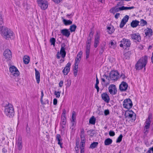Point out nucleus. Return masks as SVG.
<instances>
[{"mask_svg":"<svg viewBox=\"0 0 153 153\" xmlns=\"http://www.w3.org/2000/svg\"><path fill=\"white\" fill-rule=\"evenodd\" d=\"M147 62V57L145 56L141 58L137 62L135 65V68L137 70H139L144 68L145 70V66Z\"/></svg>","mask_w":153,"mask_h":153,"instance_id":"f257e3e1","label":"nucleus"},{"mask_svg":"<svg viewBox=\"0 0 153 153\" xmlns=\"http://www.w3.org/2000/svg\"><path fill=\"white\" fill-rule=\"evenodd\" d=\"M0 30H1V34L2 36L6 39H8L9 38H13V32L7 28L3 29V27H0Z\"/></svg>","mask_w":153,"mask_h":153,"instance_id":"f03ea898","label":"nucleus"},{"mask_svg":"<svg viewBox=\"0 0 153 153\" xmlns=\"http://www.w3.org/2000/svg\"><path fill=\"white\" fill-rule=\"evenodd\" d=\"M5 114L9 117H12L14 115V111L13 105L8 103L5 107Z\"/></svg>","mask_w":153,"mask_h":153,"instance_id":"7ed1b4c3","label":"nucleus"},{"mask_svg":"<svg viewBox=\"0 0 153 153\" xmlns=\"http://www.w3.org/2000/svg\"><path fill=\"white\" fill-rule=\"evenodd\" d=\"M65 44L63 43L61 46V48L60 52H58L56 55V57L57 59H59L60 57V55L61 56L62 58H64L66 56V52L65 51Z\"/></svg>","mask_w":153,"mask_h":153,"instance_id":"20e7f679","label":"nucleus"},{"mask_svg":"<svg viewBox=\"0 0 153 153\" xmlns=\"http://www.w3.org/2000/svg\"><path fill=\"white\" fill-rule=\"evenodd\" d=\"M131 44V42L129 39L123 38L121 41L120 46L123 48H126L130 47Z\"/></svg>","mask_w":153,"mask_h":153,"instance_id":"39448f33","label":"nucleus"},{"mask_svg":"<svg viewBox=\"0 0 153 153\" xmlns=\"http://www.w3.org/2000/svg\"><path fill=\"white\" fill-rule=\"evenodd\" d=\"M11 75L15 77H18L19 75V72L17 68L15 66L11 65L9 68Z\"/></svg>","mask_w":153,"mask_h":153,"instance_id":"423d86ee","label":"nucleus"},{"mask_svg":"<svg viewBox=\"0 0 153 153\" xmlns=\"http://www.w3.org/2000/svg\"><path fill=\"white\" fill-rule=\"evenodd\" d=\"M132 105V102L130 99H126L123 102V105L124 108L127 109L131 108Z\"/></svg>","mask_w":153,"mask_h":153,"instance_id":"0eeeda50","label":"nucleus"},{"mask_svg":"<svg viewBox=\"0 0 153 153\" xmlns=\"http://www.w3.org/2000/svg\"><path fill=\"white\" fill-rule=\"evenodd\" d=\"M3 56L7 61L10 60L12 58V53L10 50L8 49L5 50L3 53Z\"/></svg>","mask_w":153,"mask_h":153,"instance_id":"6e6552de","label":"nucleus"},{"mask_svg":"<svg viewBox=\"0 0 153 153\" xmlns=\"http://www.w3.org/2000/svg\"><path fill=\"white\" fill-rule=\"evenodd\" d=\"M119 75L117 71H111L110 73V76L111 79L116 81L119 78Z\"/></svg>","mask_w":153,"mask_h":153,"instance_id":"1a4fd4ad","label":"nucleus"},{"mask_svg":"<svg viewBox=\"0 0 153 153\" xmlns=\"http://www.w3.org/2000/svg\"><path fill=\"white\" fill-rule=\"evenodd\" d=\"M39 5L42 9H46L48 7V3L47 1L44 0H37Z\"/></svg>","mask_w":153,"mask_h":153,"instance_id":"9d476101","label":"nucleus"},{"mask_svg":"<svg viewBox=\"0 0 153 153\" xmlns=\"http://www.w3.org/2000/svg\"><path fill=\"white\" fill-rule=\"evenodd\" d=\"M134 113L130 111H126L125 114V116L126 118H127L128 119H131L132 120H135L136 117L135 115H134Z\"/></svg>","mask_w":153,"mask_h":153,"instance_id":"9b49d317","label":"nucleus"},{"mask_svg":"<svg viewBox=\"0 0 153 153\" xmlns=\"http://www.w3.org/2000/svg\"><path fill=\"white\" fill-rule=\"evenodd\" d=\"M16 144L17 147L19 150H21L22 147V138L21 137L19 136L18 138V140L16 141Z\"/></svg>","mask_w":153,"mask_h":153,"instance_id":"f8f14e48","label":"nucleus"},{"mask_svg":"<svg viewBox=\"0 0 153 153\" xmlns=\"http://www.w3.org/2000/svg\"><path fill=\"white\" fill-rule=\"evenodd\" d=\"M100 34L98 32L97 33L96 35L95 36L94 46L97 48L98 46L100 41Z\"/></svg>","mask_w":153,"mask_h":153,"instance_id":"ddd939ff","label":"nucleus"},{"mask_svg":"<svg viewBox=\"0 0 153 153\" xmlns=\"http://www.w3.org/2000/svg\"><path fill=\"white\" fill-rule=\"evenodd\" d=\"M102 99L105 102L108 103L110 100L108 95L106 93H103L101 95Z\"/></svg>","mask_w":153,"mask_h":153,"instance_id":"4468645a","label":"nucleus"},{"mask_svg":"<svg viewBox=\"0 0 153 153\" xmlns=\"http://www.w3.org/2000/svg\"><path fill=\"white\" fill-rule=\"evenodd\" d=\"M131 38L135 41L139 42L141 40V37L139 33H134L131 35Z\"/></svg>","mask_w":153,"mask_h":153,"instance_id":"2eb2a0df","label":"nucleus"},{"mask_svg":"<svg viewBox=\"0 0 153 153\" xmlns=\"http://www.w3.org/2000/svg\"><path fill=\"white\" fill-rule=\"evenodd\" d=\"M129 19V16L126 15L122 19L120 24V28L123 27L126 24Z\"/></svg>","mask_w":153,"mask_h":153,"instance_id":"dca6fc26","label":"nucleus"},{"mask_svg":"<svg viewBox=\"0 0 153 153\" xmlns=\"http://www.w3.org/2000/svg\"><path fill=\"white\" fill-rule=\"evenodd\" d=\"M71 64L70 62H68L66 65L65 67L63 70V72L64 75H67L68 74L70 71Z\"/></svg>","mask_w":153,"mask_h":153,"instance_id":"f3484780","label":"nucleus"},{"mask_svg":"<svg viewBox=\"0 0 153 153\" xmlns=\"http://www.w3.org/2000/svg\"><path fill=\"white\" fill-rule=\"evenodd\" d=\"M108 89L109 93L112 95H114L117 93V91L116 87H109Z\"/></svg>","mask_w":153,"mask_h":153,"instance_id":"a211bd4d","label":"nucleus"},{"mask_svg":"<svg viewBox=\"0 0 153 153\" xmlns=\"http://www.w3.org/2000/svg\"><path fill=\"white\" fill-rule=\"evenodd\" d=\"M82 54V51H80L78 53L77 57L75 59V65H78V63H79L80 60L81 56Z\"/></svg>","mask_w":153,"mask_h":153,"instance_id":"6ab92c4d","label":"nucleus"},{"mask_svg":"<svg viewBox=\"0 0 153 153\" xmlns=\"http://www.w3.org/2000/svg\"><path fill=\"white\" fill-rule=\"evenodd\" d=\"M61 33L63 36H64L67 37H68L70 35V32L69 30L67 29H64L61 30Z\"/></svg>","mask_w":153,"mask_h":153,"instance_id":"aec40b11","label":"nucleus"},{"mask_svg":"<svg viewBox=\"0 0 153 153\" xmlns=\"http://www.w3.org/2000/svg\"><path fill=\"white\" fill-rule=\"evenodd\" d=\"M66 122V118L65 116H62L61 118V126L63 129L65 127Z\"/></svg>","mask_w":153,"mask_h":153,"instance_id":"412c9836","label":"nucleus"},{"mask_svg":"<svg viewBox=\"0 0 153 153\" xmlns=\"http://www.w3.org/2000/svg\"><path fill=\"white\" fill-rule=\"evenodd\" d=\"M122 9V7H119L116 6L111 8L110 10V11L111 13H114L118 12L120 10H122V9Z\"/></svg>","mask_w":153,"mask_h":153,"instance_id":"4be33fe9","label":"nucleus"},{"mask_svg":"<svg viewBox=\"0 0 153 153\" xmlns=\"http://www.w3.org/2000/svg\"><path fill=\"white\" fill-rule=\"evenodd\" d=\"M144 31L145 34L146 36L149 37L152 35V31L151 29L147 28L145 29Z\"/></svg>","mask_w":153,"mask_h":153,"instance_id":"5701e85b","label":"nucleus"},{"mask_svg":"<svg viewBox=\"0 0 153 153\" xmlns=\"http://www.w3.org/2000/svg\"><path fill=\"white\" fill-rule=\"evenodd\" d=\"M36 78L37 82L39 83L40 81V73L36 69H35Z\"/></svg>","mask_w":153,"mask_h":153,"instance_id":"b1692460","label":"nucleus"},{"mask_svg":"<svg viewBox=\"0 0 153 153\" xmlns=\"http://www.w3.org/2000/svg\"><path fill=\"white\" fill-rule=\"evenodd\" d=\"M139 22L138 21L135 20L133 21L131 23V26L133 27H137L139 24Z\"/></svg>","mask_w":153,"mask_h":153,"instance_id":"393cba45","label":"nucleus"},{"mask_svg":"<svg viewBox=\"0 0 153 153\" xmlns=\"http://www.w3.org/2000/svg\"><path fill=\"white\" fill-rule=\"evenodd\" d=\"M90 47L89 45H88L86 46L85 53H86V59H88L89 56V53H90Z\"/></svg>","mask_w":153,"mask_h":153,"instance_id":"a878e982","label":"nucleus"},{"mask_svg":"<svg viewBox=\"0 0 153 153\" xmlns=\"http://www.w3.org/2000/svg\"><path fill=\"white\" fill-rule=\"evenodd\" d=\"M112 142V140L110 138H108L105 140L104 144L105 146H108L111 144Z\"/></svg>","mask_w":153,"mask_h":153,"instance_id":"bb28decb","label":"nucleus"},{"mask_svg":"<svg viewBox=\"0 0 153 153\" xmlns=\"http://www.w3.org/2000/svg\"><path fill=\"white\" fill-rule=\"evenodd\" d=\"M23 61L25 64H27L30 61L29 57L27 56H25L23 58Z\"/></svg>","mask_w":153,"mask_h":153,"instance_id":"cd10ccee","label":"nucleus"},{"mask_svg":"<svg viewBox=\"0 0 153 153\" xmlns=\"http://www.w3.org/2000/svg\"><path fill=\"white\" fill-rule=\"evenodd\" d=\"M114 31V27H107V31L108 33L109 34H111Z\"/></svg>","mask_w":153,"mask_h":153,"instance_id":"c85d7f7f","label":"nucleus"},{"mask_svg":"<svg viewBox=\"0 0 153 153\" xmlns=\"http://www.w3.org/2000/svg\"><path fill=\"white\" fill-rule=\"evenodd\" d=\"M63 22L65 25H70L72 23V21L70 20H67L64 19L63 20Z\"/></svg>","mask_w":153,"mask_h":153,"instance_id":"c756f323","label":"nucleus"},{"mask_svg":"<svg viewBox=\"0 0 153 153\" xmlns=\"http://www.w3.org/2000/svg\"><path fill=\"white\" fill-rule=\"evenodd\" d=\"M56 140L58 141V144L62 143V139L60 134H58L56 135Z\"/></svg>","mask_w":153,"mask_h":153,"instance_id":"7c9ffc66","label":"nucleus"},{"mask_svg":"<svg viewBox=\"0 0 153 153\" xmlns=\"http://www.w3.org/2000/svg\"><path fill=\"white\" fill-rule=\"evenodd\" d=\"M96 120V118L93 116L89 119V123L91 124L94 125L95 123Z\"/></svg>","mask_w":153,"mask_h":153,"instance_id":"2f4dec72","label":"nucleus"},{"mask_svg":"<svg viewBox=\"0 0 153 153\" xmlns=\"http://www.w3.org/2000/svg\"><path fill=\"white\" fill-rule=\"evenodd\" d=\"M98 145L97 142H94L90 145V148L92 149H94L97 147Z\"/></svg>","mask_w":153,"mask_h":153,"instance_id":"473e14b6","label":"nucleus"},{"mask_svg":"<svg viewBox=\"0 0 153 153\" xmlns=\"http://www.w3.org/2000/svg\"><path fill=\"white\" fill-rule=\"evenodd\" d=\"M104 78L105 79V81H106V85H108L109 84V83H110V79H111L110 77V76L108 77L105 75H104Z\"/></svg>","mask_w":153,"mask_h":153,"instance_id":"72a5a7b5","label":"nucleus"},{"mask_svg":"<svg viewBox=\"0 0 153 153\" xmlns=\"http://www.w3.org/2000/svg\"><path fill=\"white\" fill-rule=\"evenodd\" d=\"M76 26L75 25H73L70 26L69 30L71 32H74L76 29Z\"/></svg>","mask_w":153,"mask_h":153,"instance_id":"f704fd0d","label":"nucleus"},{"mask_svg":"<svg viewBox=\"0 0 153 153\" xmlns=\"http://www.w3.org/2000/svg\"><path fill=\"white\" fill-rule=\"evenodd\" d=\"M151 122H148L147 121H146L145 123V126L144 128H147L148 129H149Z\"/></svg>","mask_w":153,"mask_h":153,"instance_id":"c9c22d12","label":"nucleus"},{"mask_svg":"<svg viewBox=\"0 0 153 153\" xmlns=\"http://www.w3.org/2000/svg\"><path fill=\"white\" fill-rule=\"evenodd\" d=\"M78 68V65H75L74 68V75L76 76L77 75V69Z\"/></svg>","mask_w":153,"mask_h":153,"instance_id":"e433bc0d","label":"nucleus"},{"mask_svg":"<svg viewBox=\"0 0 153 153\" xmlns=\"http://www.w3.org/2000/svg\"><path fill=\"white\" fill-rule=\"evenodd\" d=\"M134 8V6H132L131 7H125L123 6L122 7V10H128L133 9Z\"/></svg>","mask_w":153,"mask_h":153,"instance_id":"4c0bfd02","label":"nucleus"},{"mask_svg":"<svg viewBox=\"0 0 153 153\" xmlns=\"http://www.w3.org/2000/svg\"><path fill=\"white\" fill-rule=\"evenodd\" d=\"M101 83L102 85H106V82L105 81V79L104 78V76L103 75L102 76V77L101 78Z\"/></svg>","mask_w":153,"mask_h":153,"instance_id":"58836bf2","label":"nucleus"},{"mask_svg":"<svg viewBox=\"0 0 153 153\" xmlns=\"http://www.w3.org/2000/svg\"><path fill=\"white\" fill-rule=\"evenodd\" d=\"M44 96V94H43V90H41V99H40V101L42 104H46V103H43V101L42 100L43 97Z\"/></svg>","mask_w":153,"mask_h":153,"instance_id":"ea45409f","label":"nucleus"},{"mask_svg":"<svg viewBox=\"0 0 153 153\" xmlns=\"http://www.w3.org/2000/svg\"><path fill=\"white\" fill-rule=\"evenodd\" d=\"M50 42L51 45H53L54 46L56 42V39L54 38H52L50 39Z\"/></svg>","mask_w":153,"mask_h":153,"instance_id":"a19ab883","label":"nucleus"},{"mask_svg":"<svg viewBox=\"0 0 153 153\" xmlns=\"http://www.w3.org/2000/svg\"><path fill=\"white\" fill-rule=\"evenodd\" d=\"M123 137V135L122 134H121L120 135L119 137L117 138L116 140V143H120L121 142L122 140V138Z\"/></svg>","mask_w":153,"mask_h":153,"instance_id":"79ce46f5","label":"nucleus"},{"mask_svg":"<svg viewBox=\"0 0 153 153\" xmlns=\"http://www.w3.org/2000/svg\"><path fill=\"white\" fill-rule=\"evenodd\" d=\"M128 87H119V89L121 91H125L127 89Z\"/></svg>","mask_w":153,"mask_h":153,"instance_id":"37998d69","label":"nucleus"},{"mask_svg":"<svg viewBox=\"0 0 153 153\" xmlns=\"http://www.w3.org/2000/svg\"><path fill=\"white\" fill-rule=\"evenodd\" d=\"M71 120H75L76 119V113L75 111H73L72 112Z\"/></svg>","mask_w":153,"mask_h":153,"instance_id":"c03bdc74","label":"nucleus"},{"mask_svg":"<svg viewBox=\"0 0 153 153\" xmlns=\"http://www.w3.org/2000/svg\"><path fill=\"white\" fill-rule=\"evenodd\" d=\"M61 92L55 91L54 92V95L56 96V97L57 98H59L60 96Z\"/></svg>","mask_w":153,"mask_h":153,"instance_id":"a18cd8bd","label":"nucleus"},{"mask_svg":"<svg viewBox=\"0 0 153 153\" xmlns=\"http://www.w3.org/2000/svg\"><path fill=\"white\" fill-rule=\"evenodd\" d=\"M147 23L146 21L143 19H141L140 21L141 25L143 26L146 25Z\"/></svg>","mask_w":153,"mask_h":153,"instance_id":"49530a36","label":"nucleus"},{"mask_svg":"<svg viewBox=\"0 0 153 153\" xmlns=\"http://www.w3.org/2000/svg\"><path fill=\"white\" fill-rule=\"evenodd\" d=\"M152 114H149L148 116L147 119L146 120V121H147L148 122H151V121L150 120V119L152 118Z\"/></svg>","mask_w":153,"mask_h":153,"instance_id":"de8ad7c7","label":"nucleus"},{"mask_svg":"<svg viewBox=\"0 0 153 153\" xmlns=\"http://www.w3.org/2000/svg\"><path fill=\"white\" fill-rule=\"evenodd\" d=\"M85 142H80V149H84L85 143Z\"/></svg>","mask_w":153,"mask_h":153,"instance_id":"09e8293b","label":"nucleus"},{"mask_svg":"<svg viewBox=\"0 0 153 153\" xmlns=\"http://www.w3.org/2000/svg\"><path fill=\"white\" fill-rule=\"evenodd\" d=\"M3 24V19L2 16L1 14H0V25L1 26Z\"/></svg>","mask_w":153,"mask_h":153,"instance_id":"8fccbe9b","label":"nucleus"},{"mask_svg":"<svg viewBox=\"0 0 153 153\" xmlns=\"http://www.w3.org/2000/svg\"><path fill=\"white\" fill-rule=\"evenodd\" d=\"M109 134L111 136L113 137L115 135V132L113 131H110L109 132Z\"/></svg>","mask_w":153,"mask_h":153,"instance_id":"3c124183","label":"nucleus"},{"mask_svg":"<svg viewBox=\"0 0 153 153\" xmlns=\"http://www.w3.org/2000/svg\"><path fill=\"white\" fill-rule=\"evenodd\" d=\"M91 39H90V38H88V40H87V43H87L86 46L89 45L90 47H91L90 44L91 43Z\"/></svg>","mask_w":153,"mask_h":153,"instance_id":"603ef678","label":"nucleus"},{"mask_svg":"<svg viewBox=\"0 0 153 153\" xmlns=\"http://www.w3.org/2000/svg\"><path fill=\"white\" fill-rule=\"evenodd\" d=\"M119 86H128V85L126 82H123Z\"/></svg>","mask_w":153,"mask_h":153,"instance_id":"864d4df0","label":"nucleus"},{"mask_svg":"<svg viewBox=\"0 0 153 153\" xmlns=\"http://www.w3.org/2000/svg\"><path fill=\"white\" fill-rule=\"evenodd\" d=\"M93 33H94L92 31H91L90 32L88 38H90V39H91V38L93 36Z\"/></svg>","mask_w":153,"mask_h":153,"instance_id":"5fc2aeb1","label":"nucleus"},{"mask_svg":"<svg viewBox=\"0 0 153 153\" xmlns=\"http://www.w3.org/2000/svg\"><path fill=\"white\" fill-rule=\"evenodd\" d=\"M80 138L81 139V142H85V135L80 136Z\"/></svg>","mask_w":153,"mask_h":153,"instance_id":"6e6d98bb","label":"nucleus"},{"mask_svg":"<svg viewBox=\"0 0 153 153\" xmlns=\"http://www.w3.org/2000/svg\"><path fill=\"white\" fill-rule=\"evenodd\" d=\"M130 52H128L125 53L124 55L125 56H127L126 58V59H128L129 58V55L130 54Z\"/></svg>","mask_w":153,"mask_h":153,"instance_id":"4d7b16f0","label":"nucleus"},{"mask_svg":"<svg viewBox=\"0 0 153 153\" xmlns=\"http://www.w3.org/2000/svg\"><path fill=\"white\" fill-rule=\"evenodd\" d=\"M104 113L105 115L106 116L109 114V110L108 109L105 110L104 111Z\"/></svg>","mask_w":153,"mask_h":153,"instance_id":"13d9d810","label":"nucleus"},{"mask_svg":"<svg viewBox=\"0 0 153 153\" xmlns=\"http://www.w3.org/2000/svg\"><path fill=\"white\" fill-rule=\"evenodd\" d=\"M105 49V45L102 46L101 47V50L100 52L102 53Z\"/></svg>","mask_w":153,"mask_h":153,"instance_id":"bf43d9fd","label":"nucleus"},{"mask_svg":"<svg viewBox=\"0 0 153 153\" xmlns=\"http://www.w3.org/2000/svg\"><path fill=\"white\" fill-rule=\"evenodd\" d=\"M71 124L72 127V128L73 129L74 128L73 127L75 125V120H71Z\"/></svg>","mask_w":153,"mask_h":153,"instance_id":"052dcab7","label":"nucleus"},{"mask_svg":"<svg viewBox=\"0 0 153 153\" xmlns=\"http://www.w3.org/2000/svg\"><path fill=\"white\" fill-rule=\"evenodd\" d=\"M149 129L147 128H144L143 132L144 134H147L149 132Z\"/></svg>","mask_w":153,"mask_h":153,"instance_id":"680f3d73","label":"nucleus"},{"mask_svg":"<svg viewBox=\"0 0 153 153\" xmlns=\"http://www.w3.org/2000/svg\"><path fill=\"white\" fill-rule=\"evenodd\" d=\"M85 131L84 129L82 128L81 129L80 136H84Z\"/></svg>","mask_w":153,"mask_h":153,"instance_id":"e2e57ef3","label":"nucleus"},{"mask_svg":"<svg viewBox=\"0 0 153 153\" xmlns=\"http://www.w3.org/2000/svg\"><path fill=\"white\" fill-rule=\"evenodd\" d=\"M57 99L55 98L53 100V104L54 105H56L57 104Z\"/></svg>","mask_w":153,"mask_h":153,"instance_id":"0e129e2a","label":"nucleus"},{"mask_svg":"<svg viewBox=\"0 0 153 153\" xmlns=\"http://www.w3.org/2000/svg\"><path fill=\"white\" fill-rule=\"evenodd\" d=\"M99 83V81L97 77L96 79V83L95 85V86H98V85Z\"/></svg>","mask_w":153,"mask_h":153,"instance_id":"69168bd1","label":"nucleus"},{"mask_svg":"<svg viewBox=\"0 0 153 153\" xmlns=\"http://www.w3.org/2000/svg\"><path fill=\"white\" fill-rule=\"evenodd\" d=\"M120 15L119 13H117L115 16V18L116 19H117L119 17Z\"/></svg>","mask_w":153,"mask_h":153,"instance_id":"338daca9","label":"nucleus"},{"mask_svg":"<svg viewBox=\"0 0 153 153\" xmlns=\"http://www.w3.org/2000/svg\"><path fill=\"white\" fill-rule=\"evenodd\" d=\"M79 141L76 140V147L77 148H78L79 147Z\"/></svg>","mask_w":153,"mask_h":153,"instance_id":"774afa93","label":"nucleus"}]
</instances>
